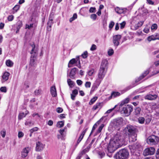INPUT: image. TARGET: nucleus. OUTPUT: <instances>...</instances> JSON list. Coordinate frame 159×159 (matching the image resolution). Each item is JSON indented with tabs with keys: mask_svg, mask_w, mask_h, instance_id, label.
<instances>
[{
	"mask_svg": "<svg viewBox=\"0 0 159 159\" xmlns=\"http://www.w3.org/2000/svg\"><path fill=\"white\" fill-rule=\"evenodd\" d=\"M44 147V145H43L41 142H38L36 144V151L38 152L42 151Z\"/></svg>",
	"mask_w": 159,
	"mask_h": 159,
	"instance_id": "obj_16",
	"label": "nucleus"
},
{
	"mask_svg": "<svg viewBox=\"0 0 159 159\" xmlns=\"http://www.w3.org/2000/svg\"><path fill=\"white\" fill-rule=\"evenodd\" d=\"M133 110L132 106L128 105L125 106L122 108V111L126 116H129Z\"/></svg>",
	"mask_w": 159,
	"mask_h": 159,
	"instance_id": "obj_7",
	"label": "nucleus"
},
{
	"mask_svg": "<svg viewBox=\"0 0 159 159\" xmlns=\"http://www.w3.org/2000/svg\"><path fill=\"white\" fill-rule=\"evenodd\" d=\"M102 106V103L98 102L95 105H94L92 109L93 110H95L98 108H101Z\"/></svg>",
	"mask_w": 159,
	"mask_h": 159,
	"instance_id": "obj_24",
	"label": "nucleus"
},
{
	"mask_svg": "<svg viewBox=\"0 0 159 159\" xmlns=\"http://www.w3.org/2000/svg\"><path fill=\"white\" fill-rule=\"evenodd\" d=\"M64 125V122L63 121H58L57 124V126L61 128L63 127Z\"/></svg>",
	"mask_w": 159,
	"mask_h": 159,
	"instance_id": "obj_32",
	"label": "nucleus"
},
{
	"mask_svg": "<svg viewBox=\"0 0 159 159\" xmlns=\"http://www.w3.org/2000/svg\"><path fill=\"white\" fill-rule=\"evenodd\" d=\"M124 143V137L122 134L117 133L110 140L107 148L108 152H113L118 148L122 146Z\"/></svg>",
	"mask_w": 159,
	"mask_h": 159,
	"instance_id": "obj_1",
	"label": "nucleus"
},
{
	"mask_svg": "<svg viewBox=\"0 0 159 159\" xmlns=\"http://www.w3.org/2000/svg\"><path fill=\"white\" fill-rule=\"evenodd\" d=\"M14 16L12 15H9L8 16L7 19L9 21H12L14 19Z\"/></svg>",
	"mask_w": 159,
	"mask_h": 159,
	"instance_id": "obj_47",
	"label": "nucleus"
},
{
	"mask_svg": "<svg viewBox=\"0 0 159 159\" xmlns=\"http://www.w3.org/2000/svg\"><path fill=\"white\" fill-rule=\"evenodd\" d=\"M95 71L93 69H91L88 72V74L89 76H92L94 73Z\"/></svg>",
	"mask_w": 159,
	"mask_h": 159,
	"instance_id": "obj_36",
	"label": "nucleus"
},
{
	"mask_svg": "<svg viewBox=\"0 0 159 159\" xmlns=\"http://www.w3.org/2000/svg\"><path fill=\"white\" fill-rule=\"evenodd\" d=\"M114 51L112 49H109L108 51V55L110 56L112 55Z\"/></svg>",
	"mask_w": 159,
	"mask_h": 159,
	"instance_id": "obj_42",
	"label": "nucleus"
},
{
	"mask_svg": "<svg viewBox=\"0 0 159 159\" xmlns=\"http://www.w3.org/2000/svg\"><path fill=\"white\" fill-rule=\"evenodd\" d=\"M149 29L148 27H146L144 30L143 31L146 33H148L149 31Z\"/></svg>",
	"mask_w": 159,
	"mask_h": 159,
	"instance_id": "obj_61",
	"label": "nucleus"
},
{
	"mask_svg": "<svg viewBox=\"0 0 159 159\" xmlns=\"http://www.w3.org/2000/svg\"><path fill=\"white\" fill-rule=\"evenodd\" d=\"M24 135V133L21 131H19L18 133V137L19 138L22 137Z\"/></svg>",
	"mask_w": 159,
	"mask_h": 159,
	"instance_id": "obj_51",
	"label": "nucleus"
},
{
	"mask_svg": "<svg viewBox=\"0 0 159 159\" xmlns=\"http://www.w3.org/2000/svg\"><path fill=\"white\" fill-rule=\"evenodd\" d=\"M27 115V113H26L25 114L24 112H21L19 113L18 116V119L19 120L25 117L26 115Z\"/></svg>",
	"mask_w": 159,
	"mask_h": 159,
	"instance_id": "obj_31",
	"label": "nucleus"
},
{
	"mask_svg": "<svg viewBox=\"0 0 159 159\" xmlns=\"http://www.w3.org/2000/svg\"><path fill=\"white\" fill-rule=\"evenodd\" d=\"M77 70V68H74L72 69L70 73L69 76L70 78L72 79L74 78V76L75 74V72Z\"/></svg>",
	"mask_w": 159,
	"mask_h": 159,
	"instance_id": "obj_21",
	"label": "nucleus"
},
{
	"mask_svg": "<svg viewBox=\"0 0 159 159\" xmlns=\"http://www.w3.org/2000/svg\"><path fill=\"white\" fill-rule=\"evenodd\" d=\"M10 75L9 73L7 71H5L3 73L2 76V78L1 80V82L2 83H4L8 80Z\"/></svg>",
	"mask_w": 159,
	"mask_h": 159,
	"instance_id": "obj_13",
	"label": "nucleus"
},
{
	"mask_svg": "<svg viewBox=\"0 0 159 159\" xmlns=\"http://www.w3.org/2000/svg\"><path fill=\"white\" fill-rule=\"evenodd\" d=\"M157 28V25L156 24H153L151 27L152 30H156Z\"/></svg>",
	"mask_w": 159,
	"mask_h": 159,
	"instance_id": "obj_52",
	"label": "nucleus"
},
{
	"mask_svg": "<svg viewBox=\"0 0 159 159\" xmlns=\"http://www.w3.org/2000/svg\"><path fill=\"white\" fill-rule=\"evenodd\" d=\"M155 149L153 147H150L146 148L143 152V154L144 156L151 155L154 154Z\"/></svg>",
	"mask_w": 159,
	"mask_h": 159,
	"instance_id": "obj_8",
	"label": "nucleus"
},
{
	"mask_svg": "<svg viewBox=\"0 0 159 159\" xmlns=\"http://www.w3.org/2000/svg\"><path fill=\"white\" fill-rule=\"evenodd\" d=\"M156 159H159V148L157 150L156 154Z\"/></svg>",
	"mask_w": 159,
	"mask_h": 159,
	"instance_id": "obj_58",
	"label": "nucleus"
},
{
	"mask_svg": "<svg viewBox=\"0 0 159 159\" xmlns=\"http://www.w3.org/2000/svg\"><path fill=\"white\" fill-rule=\"evenodd\" d=\"M38 128L37 127H34L30 130V132L33 133L34 131H37L38 130Z\"/></svg>",
	"mask_w": 159,
	"mask_h": 159,
	"instance_id": "obj_46",
	"label": "nucleus"
},
{
	"mask_svg": "<svg viewBox=\"0 0 159 159\" xmlns=\"http://www.w3.org/2000/svg\"><path fill=\"white\" fill-rule=\"evenodd\" d=\"M1 134L3 138L5 137L6 135V131L5 130H3L1 132Z\"/></svg>",
	"mask_w": 159,
	"mask_h": 159,
	"instance_id": "obj_53",
	"label": "nucleus"
},
{
	"mask_svg": "<svg viewBox=\"0 0 159 159\" xmlns=\"http://www.w3.org/2000/svg\"><path fill=\"white\" fill-rule=\"evenodd\" d=\"M50 92L52 96L56 97L57 95V91L55 86H53L50 89Z\"/></svg>",
	"mask_w": 159,
	"mask_h": 159,
	"instance_id": "obj_20",
	"label": "nucleus"
},
{
	"mask_svg": "<svg viewBox=\"0 0 159 159\" xmlns=\"http://www.w3.org/2000/svg\"><path fill=\"white\" fill-rule=\"evenodd\" d=\"M76 82L79 85H81L83 83V82L80 80H77Z\"/></svg>",
	"mask_w": 159,
	"mask_h": 159,
	"instance_id": "obj_60",
	"label": "nucleus"
},
{
	"mask_svg": "<svg viewBox=\"0 0 159 159\" xmlns=\"http://www.w3.org/2000/svg\"><path fill=\"white\" fill-rule=\"evenodd\" d=\"M78 93V91L77 89H75L72 91V94L75 95H76Z\"/></svg>",
	"mask_w": 159,
	"mask_h": 159,
	"instance_id": "obj_63",
	"label": "nucleus"
},
{
	"mask_svg": "<svg viewBox=\"0 0 159 159\" xmlns=\"http://www.w3.org/2000/svg\"><path fill=\"white\" fill-rule=\"evenodd\" d=\"M149 73V71L148 70L146 71L142 75L140 76V77L137 79L135 81L136 82H137L139 81H140L148 73Z\"/></svg>",
	"mask_w": 159,
	"mask_h": 159,
	"instance_id": "obj_23",
	"label": "nucleus"
},
{
	"mask_svg": "<svg viewBox=\"0 0 159 159\" xmlns=\"http://www.w3.org/2000/svg\"><path fill=\"white\" fill-rule=\"evenodd\" d=\"M123 120L121 117H119L114 119L113 121L114 126L118 128L121 126L123 124Z\"/></svg>",
	"mask_w": 159,
	"mask_h": 159,
	"instance_id": "obj_11",
	"label": "nucleus"
},
{
	"mask_svg": "<svg viewBox=\"0 0 159 159\" xmlns=\"http://www.w3.org/2000/svg\"><path fill=\"white\" fill-rule=\"evenodd\" d=\"M91 85V83L90 82H86L85 84V87L86 88H90Z\"/></svg>",
	"mask_w": 159,
	"mask_h": 159,
	"instance_id": "obj_48",
	"label": "nucleus"
},
{
	"mask_svg": "<svg viewBox=\"0 0 159 159\" xmlns=\"http://www.w3.org/2000/svg\"><path fill=\"white\" fill-rule=\"evenodd\" d=\"M114 24H115V23L114 22H113L112 21H111L109 25V28L110 29H111L113 27Z\"/></svg>",
	"mask_w": 159,
	"mask_h": 159,
	"instance_id": "obj_50",
	"label": "nucleus"
},
{
	"mask_svg": "<svg viewBox=\"0 0 159 159\" xmlns=\"http://www.w3.org/2000/svg\"><path fill=\"white\" fill-rule=\"evenodd\" d=\"M53 17H52L51 16H50L49 20L47 22L48 26L47 28L48 30H51V28L52 27V25L53 24Z\"/></svg>",
	"mask_w": 159,
	"mask_h": 159,
	"instance_id": "obj_19",
	"label": "nucleus"
},
{
	"mask_svg": "<svg viewBox=\"0 0 159 159\" xmlns=\"http://www.w3.org/2000/svg\"><path fill=\"white\" fill-rule=\"evenodd\" d=\"M130 98V97L129 96L128 97L121 102L120 105H123L129 102V100Z\"/></svg>",
	"mask_w": 159,
	"mask_h": 159,
	"instance_id": "obj_25",
	"label": "nucleus"
},
{
	"mask_svg": "<svg viewBox=\"0 0 159 159\" xmlns=\"http://www.w3.org/2000/svg\"><path fill=\"white\" fill-rule=\"evenodd\" d=\"M0 90L2 92L6 93L7 92V89L5 87H2L0 88Z\"/></svg>",
	"mask_w": 159,
	"mask_h": 159,
	"instance_id": "obj_49",
	"label": "nucleus"
},
{
	"mask_svg": "<svg viewBox=\"0 0 159 159\" xmlns=\"http://www.w3.org/2000/svg\"><path fill=\"white\" fill-rule=\"evenodd\" d=\"M104 125L103 124H102V125H101V126H99L97 131V134L99 133H100L101 132L102 129L104 127Z\"/></svg>",
	"mask_w": 159,
	"mask_h": 159,
	"instance_id": "obj_39",
	"label": "nucleus"
},
{
	"mask_svg": "<svg viewBox=\"0 0 159 159\" xmlns=\"http://www.w3.org/2000/svg\"><path fill=\"white\" fill-rule=\"evenodd\" d=\"M25 125L27 126H31L34 125V123L31 121H26L25 123Z\"/></svg>",
	"mask_w": 159,
	"mask_h": 159,
	"instance_id": "obj_41",
	"label": "nucleus"
},
{
	"mask_svg": "<svg viewBox=\"0 0 159 159\" xmlns=\"http://www.w3.org/2000/svg\"><path fill=\"white\" fill-rule=\"evenodd\" d=\"M22 22L20 21H19L17 23L16 29H17V30H19V29L22 27Z\"/></svg>",
	"mask_w": 159,
	"mask_h": 159,
	"instance_id": "obj_27",
	"label": "nucleus"
},
{
	"mask_svg": "<svg viewBox=\"0 0 159 159\" xmlns=\"http://www.w3.org/2000/svg\"><path fill=\"white\" fill-rule=\"evenodd\" d=\"M6 65L9 67H11L13 65V62L10 60H7L6 62Z\"/></svg>",
	"mask_w": 159,
	"mask_h": 159,
	"instance_id": "obj_26",
	"label": "nucleus"
},
{
	"mask_svg": "<svg viewBox=\"0 0 159 159\" xmlns=\"http://www.w3.org/2000/svg\"><path fill=\"white\" fill-rule=\"evenodd\" d=\"M115 11L118 14H125L126 12V9L125 8H120L117 7L115 8Z\"/></svg>",
	"mask_w": 159,
	"mask_h": 159,
	"instance_id": "obj_18",
	"label": "nucleus"
},
{
	"mask_svg": "<svg viewBox=\"0 0 159 159\" xmlns=\"http://www.w3.org/2000/svg\"><path fill=\"white\" fill-rule=\"evenodd\" d=\"M32 49L30 52L31 55L30 61V65L31 66H35L36 65V61L38 55V48L34 43L31 45Z\"/></svg>",
	"mask_w": 159,
	"mask_h": 159,
	"instance_id": "obj_3",
	"label": "nucleus"
},
{
	"mask_svg": "<svg viewBox=\"0 0 159 159\" xmlns=\"http://www.w3.org/2000/svg\"><path fill=\"white\" fill-rule=\"evenodd\" d=\"M87 131V129H85L82 132L81 135H80L79 137V139H78L77 141V144L76 145H77L80 142L81 140L83 139L84 135H85V133Z\"/></svg>",
	"mask_w": 159,
	"mask_h": 159,
	"instance_id": "obj_22",
	"label": "nucleus"
},
{
	"mask_svg": "<svg viewBox=\"0 0 159 159\" xmlns=\"http://www.w3.org/2000/svg\"><path fill=\"white\" fill-rule=\"evenodd\" d=\"M41 90L40 89H36L34 92V94L36 96H38L40 94Z\"/></svg>",
	"mask_w": 159,
	"mask_h": 159,
	"instance_id": "obj_37",
	"label": "nucleus"
},
{
	"mask_svg": "<svg viewBox=\"0 0 159 159\" xmlns=\"http://www.w3.org/2000/svg\"><path fill=\"white\" fill-rule=\"evenodd\" d=\"M141 109L139 107H137L135 109V114L136 115H138L140 114Z\"/></svg>",
	"mask_w": 159,
	"mask_h": 159,
	"instance_id": "obj_30",
	"label": "nucleus"
},
{
	"mask_svg": "<svg viewBox=\"0 0 159 159\" xmlns=\"http://www.w3.org/2000/svg\"><path fill=\"white\" fill-rule=\"evenodd\" d=\"M74 64H75V66H77L78 68H81L80 61L79 57L76 59L73 58L70 60L68 63V67H71L72 66V65Z\"/></svg>",
	"mask_w": 159,
	"mask_h": 159,
	"instance_id": "obj_6",
	"label": "nucleus"
},
{
	"mask_svg": "<svg viewBox=\"0 0 159 159\" xmlns=\"http://www.w3.org/2000/svg\"><path fill=\"white\" fill-rule=\"evenodd\" d=\"M30 150L29 147L24 148L21 152V156L23 158H25L27 157Z\"/></svg>",
	"mask_w": 159,
	"mask_h": 159,
	"instance_id": "obj_15",
	"label": "nucleus"
},
{
	"mask_svg": "<svg viewBox=\"0 0 159 159\" xmlns=\"http://www.w3.org/2000/svg\"><path fill=\"white\" fill-rule=\"evenodd\" d=\"M98 97H93L90 101L89 104L90 105L93 104L97 99Z\"/></svg>",
	"mask_w": 159,
	"mask_h": 159,
	"instance_id": "obj_29",
	"label": "nucleus"
},
{
	"mask_svg": "<svg viewBox=\"0 0 159 159\" xmlns=\"http://www.w3.org/2000/svg\"><path fill=\"white\" fill-rule=\"evenodd\" d=\"M56 110L57 112H58V113H61L63 111V110L62 108L61 107H57L56 109Z\"/></svg>",
	"mask_w": 159,
	"mask_h": 159,
	"instance_id": "obj_45",
	"label": "nucleus"
},
{
	"mask_svg": "<svg viewBox=\"0 0 159 159\" xmlns=\"http://www.w3.org/2000/svg\"><path fill=\"white\" fill-rule=\"evenodd\" d=\"M66 129V128H64V129H61L59 130V132L60 134L62 135V136H63V132L65 131V129Z\"/></svg>",
	"mask_w": 159,
	"mask_h": 159,
	"instance_id": "obj_55",
	"label": "nucleus"
},
{
	"mask_svg": "<svg viewBox=\"0 0 159 159\" xmlns=\"http://www.w3.org/2000/svg\"><path fill=\"white\" fill-rule=\"evenodd\" d=\"M157 97L158 95L157 94H148L145 96L144 98L146 100H156L157 98Z\"/></svg>",
	"mask_w": 159,
	"mask_h": 159,
	"instance_id": "obj_14",
	"label": "nucleus"
},
{
	"mask_svg": "<svg viewBox=\"0 0 159 159\" xmlns=\"http://www.w3.org/2000/svg\"><path fill=\"white\" fill-rule=\"evenodd\" d=\"M147 142L151 145H155L159 143V137L154 135H151L148 138Z\"/></svg>",
	"mask_w": 159,
	"mask_h": 159,
	"instance_id": "obj_5",
	"label": "nucleus"
},
{
	"mask_svg": "<svg viewBox=\"0 0 159 159\" xmlns=\"http://www.w3.org/2000/svg\"><path fill=\"white\" fill-rule=\"evenodd\" d=\"M89 11L90 13L95 12L96 11V8L95 7H91L90 8Z\"/></svg>",
	"mask_w": 159,
	"mask_h": 159,
	"instance_id": "obj_40",
	"label": "nucleus"
},
{
	"mask_svg": "<svg viewBox=\"0 0 159 159\" xmlns=\"http://www.w3.org/2000/svg\"><path fill=\"white\" fill-rule=\"evenodd\" d=\"M67 82L68 85L70 87H72L74 86V82L72 81L70 79H68L67 80Z\"/></svg>",
	"mask_w": 159,
	"mask_h": 159,
	"instance_id": "obj_28",
	"label": "nucleus"
},
{
	"mask_svg": "<svg viewBox=\"0 0 159 159\" xmlns=\"http://www.w3.org/2000/svg\"><path fill=\"white\" fill-rule=\"evenodd\" d=\"M129 141L130 142H134L137 140V134L136 133L129 134Z\"/></svg>",
	"mask_w": 159,
	"mask_h": 159,
	"instance_id": "obj_17",
	"label": "nucleus"
},
{
	"mask_svg": "<svg viewBox=\"0 0 159 159\" xmlns=\"http://www.w3.org/2000/svg\"><path fill=\"white\" fill-rule=\"evenodd\" d=\"M121 36L117 35L113 37V43L115 46H118L119 44V41L121 38Z\"/></svg>",
	"mask_w": 159,
	"mask_h": 159,
	"instance_id": "obj_12",
	"label": "nucleus"
},
{
	"mask_svg": "<svg viewBox=\"0 0 159 159\" xmlns=\"http://www.w3.org/2000/svg\"><path fill=\"white\" fill-rule=\"evenodd\" d=\"M129 153L127 149H122L117 152L114 155L116 159H126L128 158Z\"/></svg>",
	"mask_w": 159,
	"mask_h": 159,
	"instance_id": "obj_4",
	"label": "nucleus"
},
{
	"mask_svg": "<svg viewBox=\"0 0 159 159\" xmlns=\"http://www.w3.org/2000/svg\"><path fill=\"white\" fill-rule=\"evenodd\" d=\"M20 7L19 5H16L13 7V9L15 11V12H16L19 9Z\"/></svg>",
	"mask_w": 159,
	"mask_h": 159,
	"instance_id": "obj_38",
	"label": "nucleus"
},
{
	"mask_svg": "<svg viewBox=\"0 0 159 159\" xmlns=\"http://www.w3.org/2000/svg\"><path fill=\"white\" fill-rule=\"evenodd\" d=\"M82 57L84 58H85L88 57V52L87 51H85L81 55Z\"/></svg>",
	"mask_w": 159,
	"mask_h": 159,
	"instance_id": "obj_43",
	"label": "nucleus"
},
{
	"mask_svg": "<svg viewBox=\"0 0 159 159\" xmlns=\"http://www.w3.org/2000/svg\"><path fill=\"white\" fill-rule=\"evenodd\" d=\"M125 129L126 132H128L129 133L128 134H129L135 133L136 128L135 126L128 125L125 128Z\"/></svg>",
	"mask_w": 159,
	"mask_h": 159,
	"instance_id": "obj_10",
	"label": "nucleus"
},
{
	"mask_svg": "<svg viewBox=\"0 0 159 159\" xmlns=\"http://www.w3.org/2000/svg\"><path fill=\"white\" fill-rule=\"evenodd\" d=\"M138 122L139 123L143 124L144 123L145 121V118L142 117H139L138 118Z\"/></svg>",
	"mask_w": 159,
	"mask_h": 159,
	"instance_id": "obj_35",
	"label": "nucleus"
},
{
	"mask_svg": "<svg viewBox=\"0 0 159 159\" xmlns=\"http://www.w3.org/2000/svg\"><path fill=\"white\" fill-rule=\"evenodd\" d=\"M96 49V46L95 44H93L90 48V50L91 51H93Z\"/></svg>",
	"mask_w": 159,
	"mask_h": 159,
	"instance_id": "obj_57",
	"label": "nucleus"
},
{
	"mask_svg": "<svg viewBox=\"0 0 159 159\" xmlns=\"http://www.w3.org/2000/svg\"><path fill=\"white\" fill-rule=\"evenodd\" d=\"M117 105H116L115 106V107L112 108V109H109L105 113V114H107V113H110V112H111L113 110H114L115 108L116 107Z\"/></svg>",
	"mask_w": 159,
	"mask_h": 159,
	"instance_id": "obj_44",
	"label": "nucleus"
},
{
	"mask_svg": "<svg viewBox=\"0 0 159 159\" xmlns=\"http://www.w3.org/2000/svg\"><path fill=\"white\" fill-rule=\"evenodd\" d=\"M53 124V122L51 120H49L48 122V125L50 126H52Z\"/></svg>",
	"mask_w": 159,
	"mask_h": 159,
	"instance_id": "obj_64",
	"label": "nucleus"
},
{
	"mask_svg": "<svg viewBox=\"0 0 159 159\" xmlns=\"http://www.w3.org/2000/svg\"><path fill=\"white\" fill-rule=\"evenodd\" d=\"M120 93L118 92H113L111 94V96L112 97L115 98L120 96Z\"/></svg>",
	"mask_w": 159,
	"mask_h": 159,
	"instance_id": "obj_33",
	"label": "nucleus"
},
{
	"mask_svg": "<svg viewBox=\"0 0 159 159\" xmlns=\"http://www.w3.org/2000/svg\"><path fill=\"white\" fill-rule=\"evenodd\" d=\"M136 18H134L131 21V24L133 25L132 26V29L133 30H135L138 29L139 28L141 27L143 24V21H140L138 22L137 24H135V21H136Z\"/></svg>",
	"mask_w": 159,
	"mask_h": 159,
	"instance_id": "obj_9",
	"label": "nucleus"
},
{
	"mask_svg": "<svg viewBox=\"0 0 159 159\" xmlns=\"http://www.w3.org/2000/svg\"><path fill=\"white\" fill-rule=\"evenodd\" d=\"M120 28L122 29L123 28L125 25V21H123L122 23H120Z\"/></svg>",
	"mask_w": 159,
	"mask_h": 159,
	"instance_id": "obj_59",
	"label": "nucleus"
},
{
	"mask_svg": "<svg viewBox=\"0 0 159 159\" xmlns=\"http://www.w3.org/2000/svg\"><path fill=\"white\" fill-rule=\"evenodd\" d=\"M97 127V125L96 124H95L93 126L92 130L91 131V132L90 133V135L91 134L92 132H93V131Z\"/></svg>",
	"mask_w": 159,
	"mask_h": 159,
	"instance_id": "obj_62",
	"label": "nucleus"
},
{
	"mask_svg": "<svg viewBox=\"0 0 159 159\" xmlns=\"http://www.w3.org/2000/svg\"><path fill=\"white\" fill-rule=\"evenodd\" d=\"M77 14L76 13H74L73 14V16L72 17H71L70 18L69 21L70 22H71L76 19L77 18Z\"/></svg>",
	"mask_w": 159,
	"mask_h": 159,
	"instance_id": "obj_34",
	"label": "nucleus"
},
{
	"mask_svg": "<svg viewBox=\"0 0 159 159\" xmlns=\"http://www.w3.org/2000/svg\"><path fill=\"white\" fill-rule=\"evenodd\" d=\"M108 61L107 60L102 61L100 66L99 72L98 74V78L96 79V83L98 86L101 81L105 76L106 73V69L107 68Z\"/></svg>",
	"mask_w": 159,
	"mask_h": 159,
	"instance_id": "obj_2",
	"label": "nucleus"
},
{
	"mask_svg": "<svg viewBox=\"0 0 159 159\" xmlns=\"http://www.w3.org/2000/svg\"><path fill=\"white\" fill-rule=\"evenodd\" d=\"M33 24H30V25L26 24V25L25 28L30 29L33 27Z\"/></svg>",
	"mask_w": 159,
	"mask_h": 159,
	"instance_id": "obj_54",
	"label": "nucleus"
},
{
	"mask_svg": "<svg viewBox=\"0 0 159 159\" xmlns=\"http://www.w3.org/2000/svg\"><path fill=\"white\" fill-rule=\"evenodd\" d=\"M90 17L92 19L95 20L97 18V15L95 14H92L90 16Z\"/></svg>",
	"mask_w": 159,
	"mask_h": 159,
	"instance_id": "obj_56",
	"label": "nucleus"
}]
</instances>
